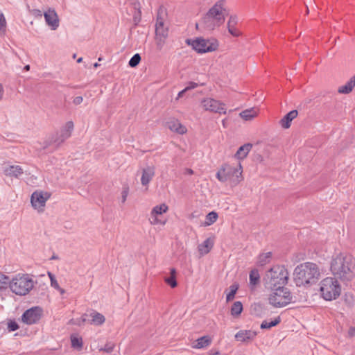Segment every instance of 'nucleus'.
<instances>
[{"label":"nucleus","mask_w":355,"mask_h":355,"mask_svg":"<svg viewBox=\"0 0 355 355\" xmlns=\"http://www.w3.org/2000/svg\"><path fill=\"white\" fill-rule=\"evenodd\" d=\"M3 92V87H2L1 84L0 83V100H1V98H2Z\"/></svg>","instance_id":"nucleus-52"},{"label":"nucleus","mask_w":355,"mask_h":355,"mask_svg":"<svg viewBox=\"0 0 355 355\" xmlns=\"http://www.w3.org/2000/svg\"><path fill=\"white\" fill-rule=\"evenodd\" d=\"M168 35V28L164 19L158 14L155 24V41L157 47L162 49Z\"/></svg>","instance_id":"nucleus-10"},{"label":"nucleus","mask_w":355,"mask_h":355,"mask_svg":"<svg viewBox=\"0 0 355 355\" xmlns=\"http://www.w3.org/2000/svg\"><path fill=\"white\" fill-rule=\"evenodd\" d=\"M319 266L313 262H305L298 265L294 270V280L297 286H310L320 277Z\"/></svg>","instance_id":"nucleus-2"},{"label":"nucleus","mask_w":355,"mask_h":355,"mask_svg":"<svg viewBox=\"0 0 355 355\" xmlns=\"http://www.w3.org/2000/svg\"><path fill=\"white\" fill-rule=\"evenodd\" d=\"M49 198V195L48 193H44L42 191H36L33 192L31 196V202L32 206L35 209L41 211L44 207L46 202Z\"/></svg>","instance_id":"nucleus-14"},{"label":"nucleus","mask_w":355,"mask_h":355,"mask_svg":"<svg viewBox=\"0 0 355 355\" xmlns=\"http://www.w3.org/2000/svg\"><path fill=\"white\" fill-rule=\"evenodd\" d=\"M187 173L190 175L193 174V171L191 169H187Z\"/></svg>","instance_id":"nucleus-54"},{"label":"nucleus","mask_w":355,"mask_h":355,"mask_svg":"<svg viewBox=\"0 0 355 355\" xmlns=\"http://www.w3.org/2000/svg\"><path fill=\"white\" fill-rule=\"evenodd\" d=\"M298 112L297 110H293L286 114L283 119L279 121L282 128L287 129L291 126V121L297 117Z\"/></svg>","instance_id":"nucleus-22"},{"label":"nucleus","mask_w":355,"mask_h":355,"mask_svg":"<svg viewBox=\"0 0 355 355\" xmlns=\"http://www.w3.org/2000/svg\"><path fill=\"white\" fill-rule=\"evenodd\" d=\"M47 274H48V276L49 277L50 281H51L52 279H54L55 278V275L53 273H51V272H48Z\"/></svg>","instance_id":"nucleus-49"},{"label":"nucleus","mask_w":355,"mask_h":355,"mask_svg":"<svg viewBox=\"0 0 355 355\" xmlns=\"http://www.w3.org/2000/svg\"><path fill=\"white\" fill-rule=\"evenodd\" d=\"M51 286L54 288L55 289V288H59V284H58V281L56 280V279L55 278L54 279H52L51 281Z\"/></svg>","instance_id":"nucleus-46"},{"label":"nucleus","mask_w":355,"mask_h":355,"mask_svg":"<svg viewBox=\"0 0 355 355\" xmlns=\"http://www.w3.org/2000/svg\"><path fill=\"white\" fill-rule=\"evenodd\" d=\"M129 193V188L128 187H124L123 188L122 192H121V201L122 202H125L126 200V198L128 197Z\"/></svg>","instance_id":"nucleus-43"},{"label":"nucleus","mask_w":355,"mask_h":355,"mask_svg":"<svg viewBox=\"0 0 355 355\" xmlns=\"http://www.w3.org/2000/svg\"><path fill=\"white\" fill-rule=\"evenodd\" d=\"M239 289V285L237 284H233L230 286V292L226 295L227 302H230L234 298L235 294Z\"/></svg>","instance_id":"nucleus-31"},{"label":"nucleus","mask_w":355,"mask_h":355,"mask_svg":"<svg viewBox=\"0 0 355 355\" xmlns=\"http://www.w3.org/2000/svg\"><path fill=\"white\" fill-rule=\"evenodd\" d=\"M197 86H198L197 83H193V82H191V83H189V85L187 86L184 89L187 92L189 90H191L192 89H194V88L197 87Z\"/></svg>","instance_id":"nucleus-44"},{"label":"nucleus","mask_w":355,"mask_h":355,"mask_svg":"<svg viewBox=\"0 0 355 355\" xmlns=\"http://www.w3.org/2000/svg\"><path fill=\"white\" fill-rule=\"evenodd\" d=\"M166 127L173 132H175L179 134H184L187 132L185 126L181 124V123L175 119L168 120L166 122Z\"/></svg>","instance_id":"nucleus-20"},{"label":"nucleus","mask_w":355,"mask_h":355,"mask_svg":"<svg viewBox=\"0 0 355 355\" xmlns=\"http://www.w3.org/2000/svg\"><path fill=\"white\" fill-rule=\"evenodd\" d=\"M6 26V21L3 14L0 11V30L4 31Z\"/></svg>","instance_id":"nucleus-42"},{"label":"nucleus","mask_w":355,"mask_h":355,"mask_svg":"<svg viewBox=\"0 0 355 355\" xmlns=\"http://www.w3.org/2000/svg\"><path fill=\"white\" fill-rule=\"evenodd\" d=\"M281 322V318L280 317H277L276 318H275L274 320H272L270 322H268L267 320H264L262 322V323L261 324V329H270L272 327H275L276 325H277L279 322Z\"/></svg>","instance_id":"nucleus-30"},{"label":"nucleus","mask_w":355,"mask_h":355,"mask_svg":"<svg viewBox=\"0 0 355 355\" xmlns=\"http://www.w3.org/2000/svg\"><path fill=\"white\" fill-rule=\"evenodd\" d=\"M211 343V339L208 336H202L198 338L191 344V347L194 349H203L208 347Z\"/></svg>","instance_id":"nucleus-23"},{"label":"nucleus","mask_w":355,"mask_h":355,"mask_svg":"<svg viewBox=\"0 0 355 355\" xmlns=\"http://www.w3.org/2000/svg\"><path fill=\"white\" fill-rule=\"evenodd\" d=\"M348 336L349 337H353L355 336V327H350L348 331Z\"/></svg>","instance_id":"nucleus-47"},{"label":"nucleus","mask_w":355,"mask_h":355,"mask_svg":"<svg viewBox=\"0 0 355 355\" xmlns=\"http://www.w3.org/2000/svg\"><path fill=\"white\" fill-rule=\"evenodd\" d=\"M135 8L138 10L137 12L135 13L133 17L134 22L137 25L141 21V10L139 6L137 8V5L136 3L135 4Z\"/></svg>","instance_id":"nucleus-38"},{"label":"nucleus","mask_w":355,"mask_h":355,"mask_svg":"<svg viewBox=\"0 0 355 355\" xmlns=\"http://www.w3.org/2000/svg\"><path fill=\"white\" fill-rule=\"evenodd\" d=\"M71 346L76 349H81L83 347L82 338L78 336H72L71 337Z\"/></svg>","instance_id":"nucleus-34"},{"label":"nucleus","mask_w":355,"mask_h":355,"mask_svg":"<svg viewBox=\"0 0 355 355\" xmlns=\"http://www.w3.org/2000/svg\"><path fill=\"white\" fill-rule=\"evenodd\" d=\"M58 257L55 255L52 256V257L51 258V259H56Z\"/></svg>","instance_id":"nucleus-56"},{"label":"nucleus","mask_w":355,"mask_h":355,"mask_svg":"<svg viewBox=\"0 0 355 355\" xmlns=\"http://www.w3.org/2000/svg\"><path fill=\"white\" fill-rule=\"evenodd\" d=\"M205 224L206 225H211V223H205Z\"/></svg>","instance_id":"nucleus-59"},{"label":"nucleus","mask_w":355,"mask_h":355,"mask_svg":"<svg viewBox=\"0 0 355 355\" xmlns=\"http://www.w3.org/2000/svg\"><path fill=\"white\" fill-rule=\"evenodd\" d=\"M46 23L49 26L52 30H55L59 26L58 17L53 9H49L44 14Z\"/></svg>","instance_id":"nucleus-17"},{"label":"nucleus","mask_w":355,"mask_h":355,"mask_svg":"<svg viewBox=\"0 0 355 355\" xmlns=\"http://www.w3.org/2000/svg\"><path fill=\"white\" fill-rule=\"evenodd\" d=\"M10 278L6 275L0 272V291L7 288L9 286Z\"/></svg>","instance_id":"nucleus-33"},{"label":"nucleus","mask_w":355,"mask_h":355,"mask_svg":"<svg viewBox=\"0 0 355 355\" xmlns=\"http://www.w3.org/2000/svg\"><path fill=\"white\" fill-rule=\"evenodd\" d=\"M258 115V110L255 107L242 111L239 116L245 121H250Z\"/></svg>","instance_id":"nucleus-26"},{"label":"nucleus","mask_w":355,"mask_h":355,"mask_svg":"<svg viewBox=\"0 0 355 355\" xmlns=\"http://www.w3.org/2000/svg\"><path fill=\"white\" fill-rule=\"evenodd\" d=\"M175 274H176L175 269V268H171V277H175Z\"/></svg>","instance_id":"nucleus-50"},{"label":"nucleus","mask_w":355,"mask_h":355,"mask_svg":"<svg viewBox=\"0 0 355 355\" xmlns=\"http://www.w3.org/2000/svg\"><path fill=\"white\" fill-rule=\"evenodd\" d=\"M288 272L284 266H274L266 271L263 277V284L266 288L273 290L284 287L288 282Z\"/></svg>","instance_id":"nucleus-4"},{"label":"nucleus","mask_w":355,"mask_h":355,"mask_svg":"<svg viewBox=\"0 0 355 355\" xmlns=\"http://www.w3.org/2000/svg\"><path fill=\"white\" fill-rule=\"evenodd\" d=\"M141 56L139 55V54L136 53L131 58L128 64L131 67H135L139 64Z\"/></svg>","instance_id":"nucleus-36"},{"label":"nucleus","mask_w":355,"mask_h":355,"mask_svg":"<svg viewBox=\"0 0 355 355\" xmlns=\"http://www.w3.org/2000/svg\"><path fill=\"white\" fill-rule=\"evenodd\" d=\"M239 23V19L236 15H231L227 21V26L228 32L233 37H239L241 35V32L236 28Z\"/></svg>","instance_id":"nucleus-19"},{"label":"nucleus","mask_w":355,"mask_h":355,"mask_svg":"<svg viewBox=\"0 0 355 355\" xmlns=\"http://www.w3.org/2000/svg\"><path fill=\"white\" fill-rule=\"evenodd\" d=\"M270 257H271V252H270L261 254L258 258L259 265L261 266L266 265V263H268L269 262Z\"/></svg>","instance_id":"nucleus-32"},{"label":"nucleus","mask_w":355,"mask_h":355,"mask_svg":"<svg viewBox=\"0 0 355 355\" xmlns=\"http://www.w3.org/2000/svg\"><path fill=\"white\" fill-rule=\"evenodd\" d=\"M82 61H83V58H78V59L77 60V62H78V63L81 62Z\"/></svg>","instance_id":"nucleus-55"},{"label":"nucleus","mask_w":355,"mask_h":355,"mask_svg":"<svg viewBox=\"0 0 355 355\" xmlns=\"http://www.w3.org/2000/svg\"><path fill=\"white\" fill-rule=\"evenodd\" d=\"M94 67L95 68L98 67V63H95V64H94Z\"/></svg>","instance_id":"nucleus-57"},{"label":"nucleus","mask_w":355,"mask_h":355,"mask_svg":"<svg viewBox=\"0 0 355 355\" xmlns=\"http://www.w3.org/2000/svg\"><path fill=\"white\" fill-rule=\"evenodd\" d=\"M355 86V74L346 83L345 85L339 87L338 92L340 94H349Z\"/></svg>","instance_id":"nucleus-25"},{"label":"nucleus","mask_w":355,"mask_h":355,"mask_svg":"<svg viewBox=\"0 0 355 355\" xmlns=\"http://www.w3.org/2000/svg\"><path fill=\"white\" fill-rule=\"evenodd\" d=\"M201 105L206 111L218 114H225V105L214 98H207L201 101Z\"/></svg>","instance_id":"nucleus-11"},{"label":"nucleus","mask_w":355,"mask_h":355,"mask_svg":"<svg viewBox=\"0 0 355 355\" xmlns=\"http://www.w3.org/2000/svg\"><path fill=\"white\" fill-rule=\"evenodd\" d=\"M114 346L113 343H107L103 347L100 349V351L111 353L114 350Z\"/></svg>","instance_id":"nucleus-37"},{"label":"nucleus","mask_w":355,"mask_h":355,"mask_svg":"<svg viewBox=\"0 0 355 355\" xmlns=\"http://www.w3.org/2000/svg\"><path fill=\"white\" fill-rule=\"evenodd\" d=\"M214 239L207 238L198 245V252L201 256L208 254L214 246Z\"/></svg>","instance_id":"nucleus-21"},{"label":"nucleus","mask_w":355,"mask_h":355,"mask_svg":"<svg viewBox=\"0 0 355 355\" xmlns=\"http://www.w3.org/2000/svg\"><path fill=\"white\" fill-rule=\"evenodd\" d=\"M273 292L270 295L269 303L275 307H283L292 301V296L290 291L284 286L272 290Z\"/></svg>","instance_id":"nucleus-9"},{"label":"nucleus","mask_w":355,"mask_h":355,"mask_svg":"<svg viewBox=\"0 0 355 355\" xmlns=\"http://www.w3.org/2000/svg\"><path fill=\"white\" fill-rule=\"evenodd\" d=\"M186 43L199 53H205L216 51L218 47V42L214 38L205 39L197 37L194 40L187 39Z\"/></svg>","instance_id":"nucleus-8"},{"label":"nucleus","mask_w":355,"mask_h":355,"mask_svg":"<svg viewBox=\"0 0 355 355\" xmlns=\"http://www.w3.org/2000/svg\"><path fill=\"white\" fill-rule=\"evenodd\" d=\"M252 148V145L250 143L241 146L234 155L235 158L239 160L245 159L248 155L249 152L251 150Z\"/></svg>","instance_id":"nucleus-24"},{"label":"nucleus","mask_w":355,"mask_h":355,"mask_svg":"<svg viewBox=\"0 0 355 355\" xmlns=\"http://www.w3.org/2000/svg\"><path fill=\"white\" fill-rule=\"evenodd\" d=\"M37 15H39L40 16L42 15L40 10H37Z\"/></svg>","instance_id":"nucleus-58"},{"label":"nucleus","mask_w":355,"mask_h":355,"mask_svg":"<svg viewBox=\"0 0 355 355\" xmlns=\"http://www.w3.org/2000/svg\"><path fill=\"white\" fill-rule=\"evenodd\" d=\"M55 289L57 291H58L61 295H63L65 293V291L60 286L58 288H55Z\"/></svg>","instance_id":"nucleus-51"},{"label":"nucleus","mask_w":355,"mask_h":355,"mask_svg":"<svg viewBox=\"0 0 355 355\" xmlns=\"http://www.w3.org/2000/svg\"><path fill=\"white\" fill-rule=\"evenodd\" d=\"M90 316L92 318L91 323L94 325H101L105 322V318L104 315L98 312L93 311L91 313Z\"/></svg>","instance_id":"nucleus-27"},{"label":"nucleus","mask_w":355,"mask_h":355,"mask_svg":"<svg viewBox=\"0 0 355 355\" xmlns=\"http://www.w3.org/2000/svg\"><path fill=\"white\" fill-rule=\"evenodd\" d=\"M257 332L252 330H241L235 334V339L241 343H248L254 339Z\"/></svg>","instance_id":"nucleus-18"},{"label":"nucleus","mask_w":355,"mask_h":355,"mask_svg":"<svg viewBox=\"0 0 355 355\" xmlns=\"http://www.w3.org/2000/svg\"><path fill=\"white\" fill-rule=\"evenodd\" d=\"M168 209V207L165 204H162L159 206L155 207L152 210V215L156 216L157 214H162L163 213H165Z\"/></svg>","instance_id":"nucleus-35"},{"label":"nucleus","mask_w":355,"mask_h":355,"mask_svg":"<svg viewBox=\"0 0 355 355\" xmlns=\"http://www.w3.org/2000/svg\"><path fill=\"white\" fill-rule=\"evenodd\" d=\"M330 271L335 278L351 282L355 277V259L348 254H337L330 261Z\"/></svg>","instance_id":"nucleus-1"},{"label":"nucleus","mask_w":355,"mask_h":355,"mask_svg":"<svg viewBox=\"0 0 355 355\" xmlns=\"http://www.w3.org/2000/svg\"><path fill=\"white\" fill-rule=\"evenodd\" d=\"M35 282L28 274L19 273L10 279L9 288L17 295H27L34 287Z\"/></svg>","instance_id":"nucleus-6"},{"label":"nucleus","mask_w":355,"mask_h":355,"mask_svg":"<svg viewBox=\"0 0 355 355\" xmlns=\"http://www.w3.org/2000/svg\"><path fill=\"white\" fill-rule=\"evenodd\" d=\"M18 328H19V326L15 321L10 320L8 322V329L9 331H14L18 329Z\"/></svg>","instance_id":"nucleus-40"},{"label":"nucleus","mask_w":355,"mask_h":355,"mask_svg":"<svg viewBox=\"0 0 355 355\" xmlns=\"http://www.w3.org/2000/svg\"><path fill=\"white\" fill-rule=\"evenodd\" d=\"M227 14L225 1L220 0L209 10L202 18V24L206 29L214 30L224 23Z\"/></svg>","instance_id":"nucleus-3"},{"label":"nucleus","mask_w":355,"mask_h":355,"mask_svg":"<svg viewBox=\"0 0 355 355\" xmlns=\"http://www.w3.org/2000/svg\"><path fill=\"white\" fill-rule=\"evenodd\" d=\"M155 174L154 166H147L141 169V184L148 188V184L153 180Z\"/></svg>","instance_id":"nucleus-16"},{"label":"nucleus","mask_w":355,"mask_h":355,"mask_svg":"<svg viewBox=\"0 0 355 355\" xmlns=\"http://www.w3.org/2000/svg\"><path fill=\"white\" fill-rule=\"evenodd\" d=\"M164 281L172 288H175L177 286V282L174 277H166Z\"/></svg>","instance_id":"nucleus-41"},{"label":"nucleus","mask_w":355,"mask_h":355,"mask_svg":"<svg viewBox=\"0 0 355 355\" xmlns=\"http://www.w3.org/2000/svg\"><path fill=\"white\" fill-rule=\"evenodd\" d=\"M187 91L185 90V89H184L183 90L180 91L178 94V97L176 99H179L180 98H181L182 96H183V95L184 94V93L186 92Z\"/></svg>","instance_id":"nucleus-48"},{"label":"nucleus","mask_w":355,"mask_h":355,"mask_svg":"<svg viewBox=\"0 0 355 355\" xmlns=\"http://www.w3.org/2000/svg\"><path fill=\"white\" fill-rule=\"evenodd\" d=\"M208 222H215L218 219V214L215 211H211L206 216Z\"/></svg>","instance_id":"nucleus-39"},{"label":"nucleus","mask_w":355,"mask_h":355,"mask_svg":"<svg viewBox=\"0 0 355 355\" xmlns=\"http://www.w3.org/2000/svg\"><path fill=\"white\" fill-rule=\"evenodd\" d=\"M231 315L234 317H238L243 311V304L241 302H235L231 308Z\"/></svg>","instance_id":"nucleus-29"},{"label":"nucleus","mask_w":355,"mask_h":355,"mask_svg":"<svg viewBox=\"0 0 355 355\" xmlns=\"http://www.w3.org/2000/svg\"><path fill=\"white\" fill-rule=\"evenodd\" d=\"M73 127L74 125L72 121H67L64 125L60 128L59 132H57L55 137L53 139L52 142L56 146H60L66 139L71 137Z\"/></svg>","instance_id":"nucleus-12"},{"label":"nucleus","mask_w":355,"mask_h":355,"mask_svg":"<svg viewBox=\"0 0 355 355\" xmlns=\"http://www.w3.org/2000/svg\"><path fill=\"white\" fill-rule=\"evenodd\" d=\"M342 287L335 277H328L320 282V292L322 297L327 301L336 300L341 293Z\"/></svg>","instance_id":"nucleus-7"},{"label":"nucleus","mask_w":355,"mask_h":355,"mask_svg":"<svg viewBox=\"0 0 355 355\" xmlns=\"http://www.w3.org/2000/svg\"><path fill=\"white\" fill-rule=\"evenodd\" d=\"M42 315V310L38 306L32 307L26 310L21 316L23 322L33 324L37 322Z\"/></svg>","instance_id":"nucleus-13"},{"label":"nucleus","mask_w":355,"mask_h":355,"mask_svg":"<svg viewBox=\"0 0 355 355\" xmlns=\"http://www.w3.org/2000/svg\"><path fill=\"white\" fill-rule=\"evenodd\" d=\"M3 173L7 177L19 179L24 174V169L19 165L8 164L3 167Z\"/></svg>","instance_id":"nucleus-15"},{"label":"nucleus","mask_w":355,"mask_h":355,"mask_svg":"<svg viewBox=\"0 0 355 355\" xmlns=\"http://www.w3.org/2000/svg\"><path fill=\"white\" fill-rule=\"evenodd\" d=\"M24 69H25L26 71H28V70L30 69V66H29L28 64V65H26V66L24 67Z\"/></svg>","instance_id":"nucleus-53"},{"label":"nucleus","mask_w":355,"mask_h":355,"mask_svg":"<svg viewBox=\"0 0 355 355\" xmlns=\"http://www.w3.org/2000/svg\"><path fill=\"white\" fill-rule=\"evenodd\" d=\"M250 285L252 288H254L260 280V275L257 269H253L250 272Z\"/></svg>","instance_id":"nucleus-28"},{"label":"nucleus","mask_w":355,"mask_h":355,"mask_svg":"<svg viewBox=\"0 0 355 355\" xmlns=\"http://www.w3.org/2000/svg\"><path fill=\"white\" fill-rule=\"evenodd\" d=\"M83 98L82 96H76V98H74L73 101V103L78 105H80L83 103Z\"/></svg>","instance_id":"nucleus-45"},{"label":"nucleus","mask_w":355,"mask_h":355,"mask_svg":"<svg viewBox=\"0 0 355 355\" xmlns=\"http://www.w3.org/2000/svg\"><path fill=\"white\" fill-rule=\"evenodd\" d=\"M243 168L241 163L236 166L224 164L218 169L216 178L221 182H229L232 187L237 185L243 180Z\"/></svg>","instance_id":"nucleus-5"}]
</instances>
